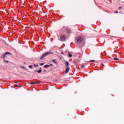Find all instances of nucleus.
<instances>
[{"mask_svg":"<svg viewBox=\"0 0 124 124\" xmlns=\"http://www.w3.org/2000/svg\"><path fill=\"white\" fill-rule=\"evenodd\" d=\"M6 55H12L11 53L6 52L4 53V55H2L0 57L1 59H3V62H6V63H8L9 62V61L5 60V57H6Z\"/></svg>","mask_w":124,"mask_h":124,"instance_id":"f257e3e1","label":"nucleus"},{"mask_svg":"<svg viewBox=\"0 0 124 124\" xmlns=\"http://www.w3.org/2000/svg\"><path fill=\"white\" fill-rule=\"evenodd\" d=\"M51 54H53V52H46L45 53H44V54H43L42 55V56L39 59L40 60V61H42V59H43V58H45V57H46V56L51 55Z\"/></svg>","mask_w":124,"mask_h":124,"instance_id":"f03ea898","label":"nucleus"},{"mask_svg":"<svg viewBox=\"0 0 124 124\" xmlns=\"http://www.w3.org/2000/svg\"><path fill=\"white\" fill-rule=\"evenodd\" d=\"M76 41L77 42H78V43H81L82 41H83V37L81 36H78L77 38Z\"/></svg>","mask_w":124,"mask_h":124,"instance_id":"7ed1b4c3","label":"nucleus"},{"mask_svg":"<svg viewBox=\"0 0 124 124\" xmlns=\"http://www.w3.org/2000/svg\"><path fill=\"white\" fill-rule=\"evenodd\" d=\"M65 38H66V37L65 36V35H62L60 36V39L61 41H64V40H65Z\"/></svg>","mask_w":124,"mask_h":124,"instance_id":"20e7f679","label":"nucleus"},{"mask_svg":"<svg viewBox=\"0 0 124 124\" xmlns=\"http://www.w3.org/2000/svg\"><path fill=\"white\" fill-rule=\"evenodd\" d=\"M69 67H67L65 71V73H68V72H69Z\"/></svg>","mask_w":124,"mask_h":124,"instance_id":"39448f33","label":"nucleus"},{"mask_svg":"<svg viewBox=\"0 0 124 124\" xmlns=\"http://www.w3.org/2000/svg\"><path fill=\"white\" fill-rule=\"evenodd\" d=\"M52 62H54V63H55V64H58V62H57V60H56V59H54L52 61Z\"/></svg>","mask_w":124,"mask_h":124,"instance_id":"423d86ee","label":"nucleus"},{"mask_svg":"<svg viewBox=\"0 0 124 124\" xmlns=\"http://www.w3.org/2000/svg\"><path fill=\"white\" fill-rule=\"evenodd\" d=\"M66 66H67V67H69L68 66H69V62H68L66 61L65 62V63Z\"/></svg>","mask_w":124,"mask_h":124,"instance_id":"0eeeda50","label":"nucleus"},{"mask_svg":"<svg viewBox=\"0 0 124 124\" xmlns=\"http://www.w3.org/2000/svg\"><path fill=\"white\" fill-rule=\"evenodd\" d=\"M66 30L68 33H70L71 32V30L70 29H66Z\"/></svg>","mask_w":124,"mask_h":124,"instance_id":"6e6552de","label":"nucleus"},{"mask_svg":"<svg viewBox=\"0 0 124 124\" xmlns=\"http://www.w3.org/2000/svg\"><path fill=\"white\" fill-rule=\"evenodd\" d=\"M42 70V69H41V68H40L39 70L37 71V72L38 73H40L41 72Z\"/></svg>","mask_w":124,"mask_h":124,"instance_id":"1a4fd4ad","label":"nucleus"},{"mask_svg":"<svg viewBox=\"0 0 124 124\" xmlns=\"http://www.w3.org/2000/svg\"><path fill=\"white\" fill-rule=\"evenodd\" d=\"M50 67V65H45L44 66V68H47V67Z\"/></svg>","mask_w":124,"mask_h":124,"instance_id":"9d476101","label":"nucleus"},{"mask_svg":"<svg viewBox=\"0 0 124 124\" xmlns=\"http://www.w3.org/2000/svg\"><path fill=\"white\" fill-rule=\"evenodd\" d=\"M30 84H31V85H35L36 84V82H35V81H34V82H31L30 83Z\"/></svg>","mask_w":124,"mask_h":124,"instance_id":"9b49d317","label":"nucleus"},{"mask_svg":"<svg viewBox=\"0 0 124 124\" xmlns=\"http://www.w3.org/2000/svg\"><path fill=\"white\" fill-rule=\"evenodd\" d=\"M68 56L70 58H71L72 57V54H70L69 52L68 53Z\"/></svg>","mask_w":124,"mask_h":124,"instance_id":"f8f14e48","label":"nucleus"},{"mask_svg":"<svg viewBox=\"0 0 124 124\" xmlns=\"http://www.w3.org/2000/svg\"><path fill=\"white\" fill-rule=\"evenodd\" d=\"M84 67H85V65H82L80 66L81 68H84Z\"/></svg>","mask_w":124,"mask_h":124,"instance_id":"ddd939ff","label":"nucleus"},{"mask_svg":"<svg viewBox=\"0 0 124 124\" xmlns=\"http://www.w3.org/2000/svg\"><path fill=\"white\" fill-rule=\"evenodd\" d=\"M113 60H114V61H118V60H119L118 58H115L113 59Z\"/></svg>","mask_w":124,"mask_h":124,"instance_id":"4468645a","label":"nucleus"},{"mask_svg":"<svg viewBox=\"0 0 124 124\" xmlns=\"http://www.w3.org/2000/svg\"><path fill=\"white\" fill-rule=\"evenodd\" d=\"M36 84H40V81H35Z\"/></svg>","mask_w":124,"mask_h":124,"instance_id":"2eb2a0df","label":"nucleus"},{"mask_svg":"<svg viewBox=\"0 0 124 124\" xmlns=\"http://www.w3.org/2000/svg\"><path fill=\"white\" fill-rule=\"evenodd\" d=\"M33 66H34V67H38V65H36V64H33Z\"/></svg>","mask_w":124,"mask_h":124,"instance_id":"dca6fc26","label":"nucleus"},{"mask_svg":"<svg viewBox=\"0 0 124 124\" xmlns=\"http://www.w3.org/2000/svg\"><path fill=\"white\" fill-rule=\"evenodd\" d=\"M21 68H23V69H26V67H25L24 66H21Z\"/></svg>","mask_w":124,"mask_h":124,"instance_id":"f3484780","label":"nucleus"},{"mask_svg":"<svg viewBox=\"0 0 124 124\" xmlns=\"http://www.w3.org/2000/svg\"><path fill=\"white\" fill-rule=\"evenodd\" d=\"M94 62V60H91L90 61H89V62Z\"/></svg>","mask_w":124,"mask_h":124,"instance_id":"a211bd4d","label":"nucleus"},{"mask_svg":"<svg viewBox=\"0 0 124 124\" xmlns=\"http://www.w3.org/2000/svg\"><path fill=\"white\" fill-rule=\"evenodd\" d=\"M40 65H41V66L44 65V63H41L40 64Z\"/></svg>","mask_w":124,"mask_h":124,"instance_id":"6ab92c4d","label":"nucleus"},{"mask_svg":"<svg viewBox=\"0 0 124 124\" xmlns=\"http://www.w3.org/2000/svg\"><path fill=\"white\" fill-rule=\"evenodd\" d=\"M29 68H32V66L30 65L29 66Z\"/></svg>","mask_w":124,"mask_h":124,"instance_id":"aec40b11","label":"nucleus"},{"mask_svg":"<svg viewBox=\"0 0 124 124\" xmlns=\"http://www.w3.org/2000/svg\"><path fill=\"white\" fill-rule=\"evenodd\" d=\"M114 13H118V11H115L114 12Z\"/></svg>","mask_w":124,"mask_h":124,"instance_id":"412c9836","label":"nucleus"},{"mask_svg":"<svg viewBox=\"0 0 124 124\" xmlns=\"http://www.w3.org/2000/svg\"><path fill=\"white\" fill-rule=\"evenodd\" d=\"M14 87H18V86L17 85H15Z\"/></svg>","mask_w":124,"mask_h":124,"instance_id":"4be33fe9","label":"nucleus"},{"mask_svg":"<svg viewBox=\"0 0 124 124\" xmlns=\"http://www.w3.org/2000/svg\"><path fill=\"white\" fill-rule=\"evenodd\" d=\"M119 9H122V7H119Z\"/></svg>","mask_w":124,"mask_h":124,"instance_id":"5701e85b","label":"nucleus"},{"mask_svg":"<svg viewBox=\"0 0 124 124\" xmlns=\"http://www.w3.org/2000/svg\"><path fill=\"white\" fill-rule=\"evenodd\" d=\"M50 66H53V64H50Z\"/></svg>","mask_w":124,"mask_h":124,"instance_id":"b1692460","label":"nucleus"},{"mask_svg":"<svg viewBox=\"0 0 124 124\" xmlns=\"http://www.w3.org/2000/svg\"><path fill=\"white\" fill-rule=\"evenodd\" d=\"M61 54H62V55H63V52H61Z\"/></svg>","mask_w":124,"mask_h":124,"instance_id":"393cba45","label":"nucleus"},{"mask_svg":"<svg viewBox=\"0 0 124 124\" xmlns=\"http://www.w3.org/2000/svg\"><path fill=\"white\" fill-rule=\"evenodd\" d=\"M59 58L60 60H62V58L61 57H59Z\"/></svg>","mask_w":124,"mask_h":124,"instance_id":"a878e982","label":"nucleus"},{"mask_svg":"<svg viewBox=\"0 0 124 124\" xmlns=\"http://www.w3.org/2000/svg\"><path fill=\"white\" fill-rule=\"evenodd\" d=\"M18 86L21 87V85H19Z\"/></svg>","mask_w":124,"mask_h":124,"instance_id":"bb28decb","label":"nucleus"}]
</instances>
